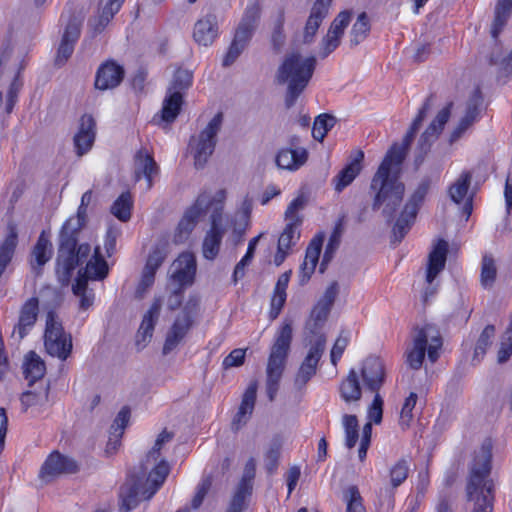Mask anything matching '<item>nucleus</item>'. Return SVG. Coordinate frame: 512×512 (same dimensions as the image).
<instances>
[{
	"label": "nucleus",
	"mask_w": 512,
	"mask_h": 512,
	"mask_svg": "<svg viewBox=\"0 0 512 512\" xmlns=\"http://www.w3.org/2000/svg\"><path fill=\"white\" fill-rule=\"evenodd\" d=\"M174 434L164 429L157 437L154 446L140 464L139 471L130 475L120 489V510L129 512L140 502L150 500L162 487L170 473V465L160 458L165 443L173 439Z\"/></svg>",
	"instance_id": "2"
},
{
	"label": "nucleus",
	"mask_w": 512,
	"mask_h": 512,
	"mask_svg": "<svg viewBox=\"0 0 512 512\" xmlns=\"http://www.w3.org/2000/svg\"><path fill=\"white\" fill-rule=\"evenodd\" d=\"M370 32V23L368 16L362 12L356 22L353 24L350 32V46L355 47L364 41Z\"/></svg>",
	"instance_id": "45"
},
{
	"label": "nucleus",
	"mask_w": 512,
	"mask_h": 512,
	"mask_svg": "<svg viewBox=\"0 0 512 512\" xmlns=\"http://www.w3.org/2000/svg\"><path fill=\"white\" fill-rule=\"evenodd\" d=\"M159 167L151 153L141 148L134 156V178L139 181L142 177L146 179L147 189L153 186V176L157 175Z\"/></svg>",
	"instance_id": "25"
},
{
	"label": "nucleus",
	"mask_w": 512,
	"mask_h": 512,
	"mask_svg": "<svg viewBox=\"0 0 512 512\" xmlns=\"http://www.w3.org/2000/svg\"><path fill=\"white\" fill-rule=\"evenodd\" d=\"M417 399L418 396L414 392H411L409 396L405 399L399 419V424L403 429L408 428L410 425V422L413 418L412 411L415 408Z\"/></svg>",
	"instance_id": "58"
},
{
	"label": "nucleus",
	"mask_w": 512,
	"mask_h": 512,
	"mask_svg": "<svg viewBox=\"0 0 512 512\" xmlns=\"http://www.w3.org/2000/svg\"><path fill=\"white\" fill-rule=\"evenodd\" d=\"M254 32L249 28L237 26L234 38L223 59V66L228 67L235 62L252 39Z\"/></svg>",
	"instance_id": "34"
},
{
	"label": "nucleus",
	"mask_w": 512,
	"mask_h": 512,
	"mask_svg": "<svg viewBox=\"0 0 512 512\" xmlns=\"http://www.w3.org/2000/svg\"><path fill=\"white\" fill-rule=\"evenodd\" d=\"M192 72L187 69H178L173 77L169 91H179L188 89L192 84Z\"/></svg>",
	"instance_id": "56"
},
{
	"label": "nucleus",
	"mask_w": 512,
	"mask_h": 512,
	"mask_svg": "<svg viewBox=\"0 0 512 512\" xmlns=\"http://www.w3.org/2000/svg\"><path fill=\"white\" fill-rule=\"evenodd\" d=\"M512 11V0H499L496 10H495V18L491 28V35L494 39H496L506 25V22L510 16Z\"/></svg>",
	"instance_id": "43"
},
{
	"label": "nucleus",
	"mask_w": 512,
	"mask_h": 512,
	"mask_svg": "<svg viewBox=\"0 0 512 512\" xmlns=\"http://www.w3.org/2000/svg\"><path fill=\"white\" fill-rule=\"evenodd\" d=\"M162 306L160 298L154 299L151 307L143 316L141 325L136 334L135 345L138 350H142L151 341L155 324L159 318Z\"/></svg>",
	"instance_id": "22"
},
{
	"label": "nucleus",
	"mask_w": 512,
	"mask_h": 512,
	"mask_svg": "<svg viewBox=\"0 0 512 512\" xmlns=\"http://www.w3.org/2000/svg\"><path fill=\"white\" fill-rule=\"evenodd\" d=\"M442 344L441 334L435 325L425 324L421 328H416L412 348L407 352L408 365L414 370L420 369L426 352L428 359L432 363L436 362Z\"/></svg>",
	"instance_id": "9"
},
{
	"label": "nucleus",
	"mask_w": 512,
	"mask_h": 512,
	"mask_svg": "<svg viewBox=\"0 0 512 512\" xmlns=\"http://www.w3.org/2000/svg\"><path fill=\"white\" fill-rule=\"evenodd\" d=\"M471 180L472 174L469 171H464L448 189V194L454 203H464L463 213L466 214L467 217H469L472 212V195L468 196Z\"/></svg>",
	"instance_id": "24"
},
{
	"label": "nucleus",
	"mask_w": 512,
	"mask_h": 512,
	"mask_svg": "<svg viewBox=\"0 0 512 512\" xmlns=\"http://www.w3.org/2000/svg\"><path fill=\"white\" fill-rule=\"evenodd\" d=\"M167 257L165 245H157L149 254L145 267L142 272L141 281L136 289L139 298L153 285L157 269L162 265Z\"/></svg>",
	"instance_id": "18"
},
{
	"label": "nucleus",
	"mask_w": 512,
	"mask_h": 512,
	"mask_svg": "<svg viewBox=\"0 0 512 512\" xmlns=\"http://www.w3.org/2000/svg\"><path fill=\"white\" fill-rule=\"evenodd\" d=\"M291 341L292 326L290 322H285L277 333L267 363L266 392L270 401H274L279 390Z\"/></svg>",
	"instance_id": "8"
},
{
	"label": "nucleus",
	"mask_w": 512,
	"mask_h": 512,
	"mask_svg": "<svg viewBox=\"0 0 512 512\" xmlns=\"http://www.w3.org/2000/svg\"><path fill=\"white\" fill-rule=\"evenodd\" d=\"M351 19V12L342 11L332 21L328 33L342 37Z\"/></svg>",
	"instance_id": "63"
},
{
	"label": "nucleus",
	"mask_w": 512,
	"mask_h": 512,
	"mask_svg": "<svg viewBox=\"0 0 512 512\" xmlns=\"http://www.w3.org/2000/svg\"><path fill=\"white\" fill-rule=\"evenodd\" d=\"M337 119L330 114H320L313 123L312 136L315 140L322 142L327 133L335 126Z\"/></svg>",
	"instance_id": "47"
},
{
	"label": "nucleus",
	"mask_w": 512,
	"mask_h": 512,
	"mask_svg": "<svg viewBox=\"0 0 512 512\" xmlns=\"http://www.w3.org/2000/svg\"><path fill=\"white\" fill-rule=\"evenodd\" d=\"M342 232H343L342 222L339 221L336 224L334 231H333L332 235L330 236L329 242L326 246L325 253L323 256V261L321 263V271H323V266L331 260L334 252L339 247L340 237L342 235Z\"/></svg>",
	"instance_id": "55"
},
{
	"label": "nucleus",
	"mask_w": 512,
	"mask_h": 512,
	"mask_svg": "<svg viewBox=\"0 0 512 512\" xmlns=\"http://www.w3.org/2000/svg\"><path fill=\"white\" fill-rule=\"evenodd\" d=\"M494 336L495 327L493 325H487L477 340L473 360L477 359L479 361L480 358L485 355L487 348L492 344Z\"/></svg>",
	"instance_id": "52"
},
{
	"label": "nucleus",
	"mask_w": 512,
	"mask_h": 512,
	"mask_svg": "<svg viewBox=\"0 0 512 512\" xmlns=\"http://www.w3.org/2000/svg\"><path fill=\"white\" fill-rule=\"evenodd\" d=\"M497 267L492 256L485 255L481 265V285L484 288H491L496 280Z\"/></svg>",
	"instance_id": "49"
},
{
	"label": "nucleus",
	"mask_w": 512,
	"mask_h": 512,
	"mask_svg": "<svg viewBox=\"0 0 512 512\" xmlns=\"http://www.w3.org/2000/svg\"><path fill=\"white\" fill-rule=\"evenodd\" d=\"M130 418V409L123 407L117 414L113 424L110 427L109 440L106 446V453L113 454L120 445V439Z\"/></svg>",
	"instance_id": "36"
},
{
	"label": "nucleus",
	"mask_w": 512,
	"mask_h": 512,
	"mask_svg": "<svg viewBox=\"0 0 512 512\" xmlns=\"http://www.w3.org/2000/svg\"><path fill=\"white\" fill-rule=\"evenodd\" d=\"M323 239V236L314 237L306 249L305 258L300 267L299 278L301 285L306 284L315 271L323 245Z\"/></svg>",
	"instance_id": "31"
},
{
	"label": "nucleus",
	"mask_w": 512,
	"mask_h": 512,
	"mask_svg": "<svg viewBox=\"0 0 512 512\" xmlns=\"http://www.w3.org/2000/svg\"><path fill=\"white\" fill-rule=\"evenodd\" d=\"M133 206L131 194L123 192L112 204L111 213L122 222H126L131 217V209Z\"/></svg>",
	"instance_id": "46"
},
{
	"label": "nucleus",
	"mask_w": 512,
	"mask_h": 512,
	"mask_svg": "<svg viewBox=\"0 0 512 512\" xmlns=\"http://www.w3.org/2000/svg\"><path fill=\"white\" fill-rule=\"evenodd\" d=\"M330 311L329 307L317 302L310 313L309 320L306 322V329L311 333V336L308 339L307 354L294 379V385L298 390L303 389L316 375L318 363L326 349V337L320 330L327 321Z\"/></svg>",
	"instance_id": "6"
},
{
	"label": "nucleus",
	"mask_w": 512,
	"mask_h": 512,
	"mask_svg": "<svg viewBox=\"0 0 512 512\" xmlns=\"http://www.w3.org/2000/svg\"><path fill=\"white\" fill-rule=\"evenodd\" d=\"M48 399V386L37 392V391H26L21 395V404L24 410L29 407L41 405Z\"/></svg>",
	"instance_id": "57"
},
{
	"label": "nucleus",
	"mask_w": 512,
	"mask_h": 512,
	"mask_svg": "<svg viewBox=\"0 0 512 512\" xmlns=\"http://www.w3.org/2000/svg\"><path fill=\"white\" fill-rule=\"evenodd\" d=\"M261 13L262 6L259 0H250L238 25L256 31L261 18Z\"/></svg>",
	"instance_id": "44"
},
{
	"label": "nucleus",
	"mask_w": 512,
	"mask_h": 512,
	"mask_svg": "<svg viewBox=\"0 0 512 512\" xmlns=\"http://www.w3.org/2000/svg\"><path fill=\"white\" fill-rule=\"evenodd\" d=\"M364 387L372 393H379L386 378L384 362L377 356L367 357L360 369Z\"/></svg>",
	"instance_id": "14"
},
{
	"label": "nucleus",
	"mask_w": 512,
	"mask_h": 512,
	"mask_svg": "<svg viewBox=\"0 0 512 512\" xmlns=\"http://www.w3.org/2000/svg\"><path fill=\"white\" fill-rule=\"evenodd\" d=\"M300 226L301 225L294 223L286 224L278 239L277 252L274 256L276 266H280L284 262L292 247L295 246L300 239Z\"/></svg>",
	"instance_id": "29"
},
{
	"label": "nucleus",
	"mask_w": 512,
	"mask_h": 512,
	"mask_svg": "<svg viewBox=\"0 0 512 512\" xmlns=\"http://www.w3.org/2000/svg\"><path fill=\"white\" fill-rule=\"evenodd\" d=\"M218 19L216 14L207 13L194 25L193 38L203 46L211 45L218 36Z\"/></svg>",
	"instance_id": "27"
},
{
	"label": "nucleus",
	"mask_w": 512,
	"mask_h": 512,
	"mask_svg": "<svg viewBox=\"0 0 512 512\" xmlns=\"http://www.w3.org/2000/svg\"><path fill=\"white\" fill-rule=\"evenodd\" d=\"M109 267L105 259L100 253V248L96 247L93 256L87 262L84 271H79L77 278H84L88 284V280H103L107 277Z\"/></svg>",
	"instance_id": "35"
},
{
	"label": "nucleus",
	"mask_w": 512,
	"mask_h": 512,
	"mask_svg": "<svg viewBox=\"0 0 512 512\" xmlns=\"http://www.w3.org/2000/svg\"><path fill=\"white\" fill-rule=\"evenodd\" d=\"M23 368L25 379L28 381L29 385H32L37 380L42 379L46 372L44 361L34 351H30L25 356Z\"/></svg>",
	"instance_id": "38"
},
{
	"label": "nucleus",
	"mask_w": 512,
	"mask_h": 512,
	"mask_svg": "<svg viewBox=\"0 0 512 512\" xmlns=\"http://www.w3.org/2000/svg\"><path fill=\"white\" fill-rule=\"evenodd\" d=\"M315 57L303 58L299 52L285 55L277 69L275 80L277 84L287 85L285 106L291 108L300 94L307 87L315 69Z\"/></svg>",
	"instance_id": "7"
},
{
	"label": "nucleus",
	"mask_w": 512,
	"mask_h": 512,
	"mask_svg": "<svg viewBox=\"0 0 512 512\" xmlns=\"http://www.w3.org/2000/svg\"><path fill=\"white\" fill-rule=\"evenodd\" d=\"M77 471L76 462L58 451L52 452L44 462L40 477L44 480H50L61 474L74 473Z\"/></svg>",
	"instance_id": "19"
},
{
	"label": "nucleus",
	"mask_w": 512,
	"mask_h": 512,
	"mask_svg": "<svg viewBox=\"0 0 512 512\" xmlns=\"http://www.w3.org/2000/svg\"><path fill=\"white\" fill-rule=\"evenodd\" d=\"M432 101L433 96L430 95L413 120L402 142L394 143L389 148L377 172L372 178L370 188L375 193L372 208L376 210L383 207L382 212L388 218V221L393 218L397 208L402 202L405 191L404 184L399 180L402 163L408 154L415 134L432 105Z\"/></svg>",
	"instance_id": "1"
},
{
	"label": "nucleus",
	"mask_w": 512,
	"mask_h": 512,
	"mask_svg": "<svg viewBox=\"0 0 512 512\" xmlns=\"http://www.w3.org/2000/svg\"><path fill=\"white\" fill-rule=\"evenodd\" d=\"M430 185V179H422L413 194L410 196L393 227L392 243H400L409 232L415 222L419 208L430 189Z\"/></svg>",
	"instance_id": "11"
},
{
	"label": "nucleus",
	"mask_w": 512,
	"mask_h": 512,
	"mask_svg": "<svg viewBox=\"0 0 512 512\" xmlns=\"http://www.w3.org/2000/svg\"><path fill=\"white\" fill-rule=\"evenodd\" d=\"M408 465L406 460H399L390 470V481L393 488L400 486L408 476Z\"/></svg>",
	"instance_id": "60"
},
{
	"label": "nucleus",
	"mask_w": 512,
	"mask_h": 512,
	"mask_svg": "<svg viewBox=\"0 0 512 512\" xmlns=\"http://www.w3.org/2000/svg\"><path fill=\"white\" fill-rule=\"evenodd\" d=\"M492 451L485 443L475 452L466 486L469 501L474 502L472 512H492L495 484L490 477Z\"/></svg>",
	"instance_id": "5"
},
{
	"label": "nucleus",
	"mask_w": 512,
	"mask_h": 512,
	"mask_svg": "<svg viewBox=\"0 0 512 512\" xmlns=\"http://www.w3.org/2000/svg\"><path fill=\"white\" fill-rule=\"evenodd\" d=\"M481 97L475 92L468 100L466 106V112L464 117L461 119L469 125H472L476 120L479 113V107L481 105Z\"/></svg>",
	"instance_id": "62"
},
{
	"label": "nucleus",
	"mask_w": 512,
	"mask_h": 512,
	"mask_svg": "<svg viewBox=\"0 0 512 512\" xmlns=\"http://www.w3.org/2000/svg\"><path fill=\"white\" fill-rule=\"evenodd\" d=\"M83 17H72L66 25L55 57V64L63 66L71 57L75 44L80 37Z\"/></svg>",
	"instance_id": "16"
},
{
	"label": "nucleus",
	"mask_w": 512,
	"mask_h": 512,
	"mask_svg": "<svg viewBox=\"0 0 512 512\" xmlns=\"http://www.w3.org/2000/svg\"><path fill=\"white\" fill-rule=\"evenodd\" d=\"M306 205V199L303 195L296 197L287 207L285 211V219L288 223H294L301 225L303 222V216L299 214V211L303 210Z\"/></svg>",
	"instance_id": "54"
},
{
	"label": "nucleus",
	"mask_w": 512,
	"mask_h": 512,
	"mask_svg": "<svg viewBox=\"0 0 512 512\" xmlns=\"http://www.w3.org/2000/svg\"><path fill=\"white\" fill-rule=\"evenodd\" d=\"M282 449V441L279 437H274L269 443L268 449L264 455V461L267 471L272 474L276 470Z\"/></svg>",
	"instance_id": "48"
},
{
	"label": "nucleus",
	"mask_w": 512,
	"mask_h": 512,
	"mask_svg": "<svg viewBox=\"0 0 512 512\" xmlns=\"http://www.w3.org/2000/svg\"><path fill=\"white\" fill-rule=\"evenodd\" d=\"M124 74L122 66L114 61H107L97 70L95 87L99 90L113 89L122 82Z\"/></svg>",
	"instance_id": "26"
},
{
	"label": "nucleus",
	"mask_w": 512,
	"mask_h": 512,
	"mask_svg": "<svg viewBox=\"0 0 512 512\" xmlns=\"http://www.w3.org/2000/svg\"><path fill=\"white\" fill-rule=\"evenodd\" d=\"M251 489L239 486L231 500L230 506L226 512H242L244 508L245 498L250 494Z\"/></svg>",
	"instance_id": "64"
},
{
	"label": "nucleus",
	"mask_w": 512,
	"mask_h": 512,
	"mask_svg": "<svg viewBox=\"0 0 512 512\" xmlns=\"http://www.w3.org/2000/svg\"><path fill=\"white\" fill-rule=\"evenodd\" d=\"M193 324V319L179 315L167 333L163 346V354L167 355L183 340Z\"/></svg>",
	"instance_id": "32"
},
{
	"label": "nucleus",
	"mask_w": 512,
	"mask_h": 512,
	"mask_svg": "<svg viewBox=\"0 0 512 512\" xmlns=\"http://www.w3.org/2000/svg\"><path fill=\"white\" fill-rule=\"evenodd\" d=\"M452 103L442 108L436 115L435 119L430 123L427 129L421 135L418 142V154L415 162L420 164L423 162L425 155L429 152L431 145L436 141L442 132L445 124L450 118Z\"/></svg>",
	"instance_id": "13"
},
{
	"label": "nucleus",
	"mask_w": 512,
	"mask_h": 512,
	"mask_svg": "<svg viewBox=\"0 0 512 512\" xmlns=\"http://www.w3.org/2000/svg\"><path fill=\"white\" fill-rule=\"evenodd\" d=\"M345 499L347 501L346 512H365L362 497L356 486H350L347 489Z\"/></svg>",
	"instance_id": "59"
},
{
	"label": "nucleus",
	"mask_w": 512,
	"mask_h": 512,
	"mask_svg": "<svg viewBox=\"0 0 512 512\" xmlns=\"http://www.w3.org/2000/svg\"><path fill=\"white\" fill-rule=\"evenodd\" d=\"M118 3L108 1L102 8L99 15L89 19L88 27L94 35L101 33L109 22L113 19L114 15L120 10Z\"/></svg>",
	"instance_id": "39"
},
{
	"label": "nucleus",
	"mask_w": 512,
	"mask_h": 512,
	"mask_svg": "<svg viewBox=\"0 0 512 512\" xmlns=\"http://www.w3.org/2000/svg\"><path fill=\"white\" fill-rule=\"evenodd\" d=\"M448 242L444 239H439L434 245L428 255V264L426 270V281L431 284L438 274L444 269L447 254Z\"/></svg>",
	"instance_id": "28"
},
{
	"label": "nucleus",
	"mask_w": 512,
	"mask_h": 512,
	"mask_svg": "<svg viewBox=\"0 0 512 512\" xmlns=\"http://www.w3.org/2000/svg\"><path fill=\"white\" fill-rule=\"evenodd\" d=\"M299 138L293 136L290 139V148L280 149L275 157V163L279 169L296 171L308 160V151L298 146Z\"/></svg>",
	"instance_id": "15"
},
{
	"label": "nucleus",
	"mask_w": 512,
	"mask_h": 512,
	"mask_svg": "<svg viewBox=\"0 0 512 512\" xmlns=\"http://www.w3.org/2000/svg\"><path fill=\"white\" fill-rule=\"evenodd\" d=\"M364 159V152L356 150L350 156L348 164L335 176V190L341 192L344 188L350 185L357 177L362 169V161Z\"/></svg>",
	"instance_id": "30"
},
{
	"label": "nucleus",
	"mask_w": 512,
	"mask_h": 512,
	"mask_svg": "<svg viewBox=\"0 0 512 512\" xmlns=\"http://www.w3.org/2000/svg\"><path fill=\"white\" fill-rule=\"evenodd\" d=\"M284 22V10H280L272 33V43L277 51H279L282 48L285 42Z\"/></svg>",
	"instance_id": "61"
},
{
	"label": "nucleus",
	"mask_w": 512,
	"mask_h": 512,
	"mask_svg": "<svg viewBox=\"0 0 512 512\" xmlns=\"http://www.w3.org/2000/svg\"><path fill=\"white\" fill-rule=\"evenodd\" d=\"M73 293L80 298V308L87 310L94 301V293L88 289V284L84 278H77L72 285Z\"/></svg>",
	"instance_id": "50"
},
{
	"label": "nucleus",
	"mask_w": 512,
	"mask_h": 512,
	"mask_svg": "<svg viewBox=\"0 0 512 512\" xmlns=\"http://www.w3.org/2000/svg\"><path fill=\"white\" fill-rule=\"evenodd\" d=\"M260 236L254 237L249 241L248 249L245 256L237 263L233 273V281L237 283V281L244 277L245 275V267L251 262L254 252L256 249V245L258 243Z\"/></svg>",
	"instance_id": "53"
},
{
	"label": "nucleus",
	"mask_w": 512,
	"mask_h": 512,
	"mask_svg": "<svg viewBox=\"0 0 512 512\" xmlns=\"http://www.w3.org/2000/svg\"><path fill=\"white\" fill-rule=\"evenodd\" d=\"M342 424L346 435L345 444L349 449H352L359 437L358 419L355 415L345 414L342 418Z\"/></svg>",
	"instance_id": "51"
},
{
	"label": "nucleus",
	"mask_w": 512,
	"mask_h": 512,
	"mask_svg": "<svg viewBox=\"0 0 512 512\" xmlns=\"http://www.w3.org/2000/svg\"><path fill=\"white\" fill-rule=\"evenodd\" d=\"M39 312V301L32 297L20 309L18 323L12 332V338L20 342L34 326Z\"/></svg>",
	"instance_id": "20"
},
{
	"label": "nucleus",
	"mask_w": 512,
	"mask_h": 512,
	"mask_svg": "<svg viewBox=\"0 0 512 512\" xmlns=\"http://www.w3.org/2000/svg\"><path fill=\"white\" fill-rule=\"evenodd\" d=\"M33 260L31 261V266L33 270L36 271V274H40V270L46 262L49 261L51 257V243L45 237L44 232L39 236L37 243L35 244L32 251Z\"/></svg>",
	"instance_id": "40"
},
{
	"label": "nucleus",
	"mask_w": 512,
	"mask_h": 512,
	"mask_svg": "<svg viewBox=\"0 0 512 512\" xmlns=\"http://www.w3.org/2000/svg\"><path fill=\"white\" fill-rule=\"evenodd\" d=\"M512 11V0H499L496 10H495V18L491 28V35L494 39H496L506 25V22L510 16Z\"/></svg>",
	"instance_id": "42"
},
{
	"label": "nucleus",
	"mask_w": 512,
	"mask_h": 512,
	"mask_svg": "<svg viewBox=\"0 0 512 512\" xmlns=\"http://www.w3.org/2000/svg\"><path fill=\"white\" fill-rule=\"evenodd\" d=\"M183 103L182 94L179 91H169L164 99L163 107L161 110L162 120L170 123L173 122L178 116Z\"/></svg>",
	"instance_id": "41"
},
{
	"label": "nucleus",
	"mask_w": 512,
	"mask_h": 512,
	"mask_svg": "<svg viewBox=\"0 0 512 512\" xmlns=\"http://www.w3.org/2000/svg\"><path fill=\"white\" fill-rule=\"evenodd\" d=\"M87 224V215L70 217L63 224L59 236L56 273L62 283H67L73 270L90 255L91 247L84 243L77 246L78 234Z\"/></svg>",
	"instance_id": "4"
},
{
	"label": "nucleus",
	"mask_w": 512,
	"mask_h": 512,
	"mask_svg": "<svg viewBox=\"0 0 512 512\" xmlns=\"http://www.w3.org/2000/svg\"><path fill=\"white\" fill-rule=\"evenodd\" d=\"M196 258L191 252L181 253L170 267V278L179 286L191 285L196 274Z\"/></svg>",
	"instance_id": "17"
},
{
	"label": "nucleus",
	"mask_w": 512,
	"mask_h": 512,
	"mask_svg": "<svg viewBox=\"0 0 512 512\" xmlns=\"http://www.w3.org/2000/svg\"><path fill=\"white\" fill-rule=\"evenodd\" d=\"M44 346L47 353L60 360H66L72 352L71 335L64 331L57 315L50 311L46 316Z\"/></svg>",
	"instance_id": "12"
},
{
	"label": "nucleus",
	"mask_w": 512,
	"mask_h": 512,
	"mask_svg": "<svg viewBox=\"0 0 512 512\" xmlns=\"http://www.w3.org/2000/svg\"><path fill=\"white\" fill-rule=\"evenodd\" d=\"M332 0H315L306 20L303 31V43L310 44L323 20L328 16Z\"/></svg>",
	"instance_id": "21"
},
{
	"label": "nucleus",
	"mask_w": 512,
	"mask_h": 512,
	"mask_svg": "<svg viewBox=\"0 0 512 512\" xmlns=\"http://www.w3.org/2000/svg\"><path fill=\"white\" fill-rule=\"evenodd\" d=\"M341 398L346 403L357 402L362 397V389L359 382V374L351 369L346 378L342 380L339 387Z\"/></svg>",
	"instance_id": "37"
},
{
	"label": "nucleus",
	"mask_w": 512,
	"mask_h": 512,
	"mask_svg": "<svg viewBox=\"0 0 512 512\" xmlns=\"http://www.w3.org/2000/svg\"><path fill=\"white\" fill-rule=\"evenodd\" d=\"M222 123L223 114L219 112L210 120L197 137L191 138L189 146L194 157L196 168H203L213 154L217 143V134L221 130Z\"/></svg>",
	"instance_id": "10"
},
{
	"label": "nucleus",
	"mask_w": 512,
	"mask_h": 512,
	"mask_svg": "<svg viewBox=\"0 0 512 512\" xmlns=\"http://www.w3.org/2000/svg\"><path fill=\"white\" fill-rule=\"evenodd\" d=\"M256 393L257 384H250L243 395L238 412L232 421V429L234 431L241 429L251 417L255 406Z\"/></svg>",
	"instance_id": "33"
},
{
	"label": "nucleus",
	"mask_w": 512,
	"mask_h": 512,
	"mask_svg": "<svg viewBox=\"0 0 512 512\" xmlns=\"http://www.w3.org/2000/svg\"><path fill=\"white\" fill-rule=\"evenodd\" d=\"M96 136V122L92 115L84 114L80 118L78 132L74 136V145L78 156L87 153L93 146Z\"/></svg>",
	"instance_id": "23"
},
{
	"label": "nucleus",
	"mask_w": 512,
	"mask_h": 512,
	"mask_svg": "<svg viewBox=\"0 0 512 512\" xmlns=\"http://www.w3.org/2000/svg\"><path fill=\"white\" fill-rule=\"evenodd\" d=\"M225 199L226 191L224 189L218 190L214 195L207 192L201 193L180 220L174 235L175 243L185 242L195 228L199 217L211 212V227L204 237L202 253L205 259L214 260L220 251L222 238L229 222L223 214Z\"/></svg>",
	"instance_id": "3"
}]
</instances>
